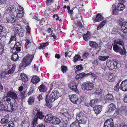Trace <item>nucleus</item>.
<instances>
[{
    "instance_id": "55",
    "label": "nucleus",
    "mask_w": 127,
    "mask_h": 127,
    "mask_svg": "<svg viewBox=\"0 0 127 127\" xmlns=\"http://www.w3.org/2000/svg\"><path fill=\"white\" fill-rule=\"evenodd\" d=\"M34 90V87L32 86L31 87L28 93V96L31 95L33 93Z\"/></svg>"
},
{
    "instance_id": "34",
    "label": "nucleus",
    "mask_w": 127,
    "mask_h": 127,
    "mask_svg": "<svg viewBox=\"0 0 127 127\" xmlns=\"http://www.w3.org/2000/svg\"><path fill=\"white\" fill-rule=\"evenodd\" d=\"M16 67L15 65L13 64L12 65V67L11 69L7 71V73H6V74H9L13 73L14 72Z\"/></svg>"
},
{
    "instance_id": "12",
    "label": "nucleus",
    "mask_w": 127,
    "mask_h": 127,
    "mask_svg": "<svg viewBox=\"0 0 127 127\" xmlns=\"http://www.w3.org/2000/svg\"><path fill=\"white\" fill-rule=\"evenodd\" d=\"M102 106L99 105H96L93 108L96 114H98L100 113L102 110Z\"/></svg>"
},
{
    "instance_id": "49",
    "label": "nucleus",
    "mask_w": 127,
    "mask_h": 127,
    "mask_svg": "<svg viewBox=\"0 0 127 127\" xmlns=\"http://www.w3.org/2000/svg\"><path fill=\"white\" fill-rule=\"evenodd\" d=\"M113 96L112 94H108L105 96V99L108 100H112L113 99Z\"/></svg>"
},
{
    "instance_id": "51",
    "label": "nucleus",
    "mask_w": 127,
    "mask_h": 127,
    "mask_svg": "<svg viewBox=\"0 0 127 127\" xmlns=\"http://www.w3.org/2000/svg\"><path fill=\"white\" fill-rule=\"evenodd\" d=\"M87 75H89L91 78H94L95 79L97 78V76L96 74L92 72H90L88 73L87 74Z\"/></svg>"
},
{
    "instance_id": "23",
    "label": "nucleus",
    "mask_w": 127,
    "mask_h": 127,
    "mask_svg": "<svg viewBox=\"0 0 127 127\" xmlns=\"http://www.w3.org/2000/svg\"><path fill=\"white\" fill-rule=\"evenodd\" d=\"M17 53L16 52L13 53V54L11 56V59L14 61H17L19 57Z\"/></svg>"
},
{
    "instance_id": "27",
    "label": "nucleus",
    "mask_w": 127,
    "mask_h": 127,
    "mask_svg": "<svg viewBox=\"0 0 127 127\" xmlns=\"http://www.w3.org/2000/svg\"><path fill=\"white\" fill-rule=\"evenodd\" d=\"M60 122V120L59 118H58L56 117H53V121L52 122V124L55 125L58 124H59Z\"/></svg>"
},
{
    "instance_id": "14",
    "label": "nucleus",
    "mask_w": 127,
    "mask_h": 127,
    "mask_svg": "<svg viewBox=\"0 0 127 127\" xmlns=\"http://www.w3.org/2000/svg\"><path fill=\"white\" fill-rule=\"evenodd\" d=\"M115 76L112 74H109L106 76L105 79L109 82H113L115 80Z\"/></svg>"
},
{
    "instance_id": "59",
    "label": "nucleus",
    "mask_w": 127,
    "mask_h": 127,
    "mask_svg": "<svg viewBox=\"0 0 127 127\" xmlns=\"http://www.w3.org/2000/svg\"><path fill=\"white\" fill-rule=\"evenodd\" d=\"M102 90L100 88H98L96 89V93L98 94H100L102 93Z\"/></svg>"
},
{
    "instance_id": "54",
    "label": "nucleus",
    "mask_w": 127,
    "mask_h": 127,
    "mask_svg": "<svg viewBox=\"0 0 127 127\" xmlns=\"http://www.w3.org/2000/svg\"><path fill=\"white\" fill-rule=\"evenodd\" d=\"M16 35L15 34L13 36H11V38L10 39L9 42L8 43L9 44H10L12 41L16 40Z\"/></svg>"
},
{
    "instance_id": "40",
    "label": "nucleus",
    "mask_w": 127,
    "mask_h": 127,
    "mask_svg": "<svg viewBox=\"0 0 127 127\" xmlns=\"http://www.w3.org/2000/svg\"><path fill=\"white\" fill-rule=\"evenodd\" d=\"M70 127H80L79 123L77 121H75L72 123L70 125Z\"/></svg>"
},
{
    "instance_id": "18",
    "label": "nucleus",
    "mask_w": 127,
    "mask_h": 127,
    "mask_svg": "<svg viewBox=\"0 0 127 127\" xmlns=\"http://www.w3.org/2000/svg\"><path fill=\"white\" fill-rule=\"evenodd\" d=\"M30 124L29 121L27 119L23 120L21 123L22 127H29Z\"/></svg>"
},
{
    "instance_id": "47",
    "label": "nucleus",
    "mask_w": 127,
    "mask_h": 127,
    "mask_svg": "<svg viewBox=\"0 0 127 127\" xmlns=\"http://www.w3.org/2000/svg\"><path fill=\"white\" fill-rule=\"evenodd\" d=\"M26 43L25 44V47H26V48H28L29 47L31 44V43L30 42V40L27 39L25 40Z\"/></svg>"
},
{
    "instance_id": "46",
    "label": "nucleus",
    "mask_w": 127,
    "mask_h": 127,
    "mask_svg": "<svg viewBox=\"0 0 127 127\" xmlns=\"http://www.w3.org/2000/svg\"><path fill=\"white\" fill-rule=\"evenodd\" d=\"M12 107V111H14L17 108V105L16 102H14L13 103H10Z\"/></svg>"
},
{
    "instance_id": "1",
    "label": "nucleus",
    "mask_w": 127,
    "mask_h": 127,
    "mask_svg": "<svg viewBox=\"0 0 127 127\" xmlns=\"http://www.w3.org/2000/svg\"><path fill=\"white\" fill-rule=\"evenodd\" d=\"M34 57L33 55L28 54L23 59L22 62L20 64L19 67L21 69L25 67L29 64L32 61Z\"/></svg>"
},
{
    "instance_id": "43",
    "label": "nucleus",
    "mask_w": 127,
    "mask_h": 127,
    "mask_svg": "<svg viewBox=\"0 0 127 127\" xmlns=\"http://www.w3.org/2000/svg\"><path fill=\"white\" fill-rule=\"evenodd\" d=\"M14 7L13 5H10L8 6V8L7 9V12L8 13H9L12 11L13 10Z\"/></svg>"
},
{
    "instance_id": "20",
    "label": "nucleus",
    "mask_w": 127,
    "mask_h": 127,
    "mask_svg": "<svg viewBox=\"0 0 127 127\" xmlns=\"http://www.w3.org/2000/svg\"><path fill=\"white\" fill-rule=\"evenodd\" d=\"M108 112L110 113L114 111L116 109V106L113 103H111L109 106Z\"/></svg>"
},
{
    "instance_id": "32",
    "label": "nucleus",
    "mask_w": 127,
    "mask_h": 127,
    "mask_svg": "<svg viewBox=\"0 0 127 127\" xmlns=\"http://www.w3.org/2000/svg\"><path fill=\"white\" fill-rule=\"evenodd\" d=\"M98 102V100L95 99L91 100L89 103V105L91 107H93Z\"/></svg>"
},
{
    "instance_id": "11",
    "label": "nucleus",
    "mask_w": 127,
    "mask_h": 127,
    "mask_svg": "<svg viewBox=\"0 0 127 127\" xmlns=\"http://www.w3.org/2000/svg\"><path fill=\"white\" fill-rule=\"evenodd\" d=\"M7 97H11L13 99H16L17 98V94L15 92L11 91H8L7 94Z\"/></svg>"
},
{
    "instance_id": "44",
    "label": "nucleus",
    "mask_w": 127,
    "mask_h": 127,
    "mask_svg": "<svg viewBox=\"0 0 127 127\" xmlns=\"http://www.w3.org/2000/svg\"><path fill=\"white\" fill-rule=\"evenodd\" d=\"M81 56L79 55H76L74 57L73 61L74 62H76L77 61L81 60V61H83V59H81Z\"/></svg>"
},
{
    "instance_id": "38",
    "label": "nucleus",
    "mask_w": 127,
    "mask_h": 127,
    "mask_svg": "<svg viewBox=\"0 0 127 127\" xmlns=\"http://www.w3.org/2000/svg\"><path fill=\"white\" fill-rule=\"evenodd\" d=\"M49 43L48 42H46L42 43L40 44V46L38 47L39 49H45V47L48 45Z\"/></svg>"
},
{
    "instance_id": "10",
    "label": "nucleus",
    "mask_w": 127,
    "mask_h": 127,
    "mask_svg": "<svg viewBox=\"0 0 127 127\" xmlns=\"http://www.w3.org/2000/svg\"><path fill=\"white\" fill-rule=\"evenodd\" d=\"M119 88L123 91H127V79L125 80L122 82Z\"/></svg>"
},
{
    "instance_id": "16",
    "label": "nucleus",
    "mask_w": 127,
    "mask_h": 127,
    "mask_svg": "<svg viewBox=\"0 0 127 127\" xmlns=\"http://www.w3.org/2000/svg\"><path fill=\"white\" fill-rule=\"evenodd\" d=\"M53 117L51 115H47L45 116L44 120L46 122L51 123H52Z\"/></svg>"
},
{
    "instance_id": "61",
    "label": "nucleus",
    "mask_w": 127,
    "mask_h": 127,
    "mask_svg": "<svg viewBox=\"0 0 127 127\" xmlns=\"http://www.w3.org/2000/svg\"><path fill=\"white\" fill-rule=\"evenodd\" d=\"M26 28L27 32L28 34H30L31 30L30 27L29 26H27L26 27Z\"/></svg>"
},
{
    "instance_id": "28",
    "label": "nucleus",
    "mask_w": 127,
    "mask_h": 127,
    "mask_svg": "<svg viewBox=\"0 0 127 127\" xmlns=\"http://www.w3.org/2000/svg\"><path fill=\"white\" fill-rule=\"evenodd\" d=\"M36 116V118L37 119L39 118L40 119H41L43 118L44 116L43 115L42 112L38 111L37 112Z\"/></svg>"
},
{
    "instance_id": "50",
    "label": "nucleus",
    "mask_w": 127,
    "mask_h": 127,
    "mask_svg": "<svg viewBox=\"0 0 127 127\" xmlns=\"http://www.w3.org/2000/svg\"><path fill=\"white\" fill-rule=\"evenodd\" d=\"M20 98L22 99L26 97V92L25 91H23L20 93Z\"/></svg>"
},
{
    "instance_id": "62",
    "label": "nucleus",
    "mask_w": 127,
    "mask_h": 127,
    "mask_svg": "<svg viewBox=\"0 0 127 127\" xmlns=\"http://www.w3.org/2000/svg\"><path fill=\"white\" fill-rule=\"evenodd\" d=\"M76 68L79 71L82 70L83 69L82 66L81 65H78L76 66Z\"/></svg>"
},
{
    "instance_id": "42",
    "label": "nucleus",
    "mask_w": 127,
    "mask_h": 127,
    "mask_svg": "<svg viewBox=\"0 0 127 127\" xmlns=\"http://www.w3.org/2000/svg\"><path fill=\"white\" fill-rule=\"evenodd\" d=\"M90 45L92 48H96L98 46V44L95 42L91 41L90 43Z\"/></svg>"
},
{
    "instance_id": "2",
    "label": "nucleus",
    "mask_w": 127,
    "mask_h": 127,
    "mask_svg": "<svg viewBox=\"0 0 127 127\" xmlns=\"http://www.w3.org/2000/svg\"><path fill=\"white\" fill-rule=\"evenodd\" d=\"M76 119L79 123L84 124L86 123L87 118L83 113L80 112L77 115Z\"/></svg>"
},
{
    "instance_id": "35",
    "label": "nucleus",
    "mask_w": 127,
    "mask_h": 127,
    "mask_svg": "<svg viewBox=\"0 0 127 127\" xmlns=\"http://www.w3.org/2000/svg\"><path fill=\"white\" fill-rule=\"evenodd\" d=\"M106 20H105L101 22L97 27V30H99L101 28L103 27L106 23Z\"/></svg>"
},
{
    "instance_id": "3",
    "label": "nucleus",
    "mask_w": 127,
    "mask_h": 127,
    "mask_svg": "<svg viewBox=\"0 0 127 127\" xmlns=\"http://www.w3.org/2000/svg\"><path fill=\"white\" fill-rule=\"evenodd\" d=\"M11 99L7 97L3 98L0 101V110H5V106L7 102H10Z\"/></svg>"
},
{
    "instance_id": "26",
    "label": "nucleus",
    "mask_w": 127,
    "mask_h": 127,
    "mask_svg": "<svg viewBox=\"0 0 127 127\" xmlns=\"http://www.w3.org/2000/svg\"><path fill=\"white\" fill-rule=\"evenodd\" d=\"M20 46H21V45L20 43L19 42H17L14 46V49H15L16 52H19L21 51V48Z\"/></svg>"
},
{
    "instance_id": "4",
    "label": "nucleus",
    "mask_w": 127,
    "mask_h": 127,
    "mask_svg": "<svg viewBox=\"0 0 127 127\" xmlns=\"http://www.w3.org/2000/svg\"><path fill=\"white\" fill-rule=\"evenodd\" d=\"M106 64L107 66L110 69H116L117 68V63L116 61L107 60L106 62Z\"/></svg>"
},
{
    "instance_id": "53",
    "label": "nucleus",
    "mask_w": 127,
    "mask_h": 127,
    "mask_svg": "<svg viewBox=\"0 0 127 127\" xmlns=\"http://www.w3.org/2000/svg\"><path fill=\"white\" fill-rule=\"evenodd\" d=\"M109 57V56H99L98 58L101 61H105Z\"/></svg>"
},
{
    "instance_id": "58",
    "label": "nucleus",
    "mask_w": 127,
    "mask_h": 127,
    "mask_svg": "<svg viewBox=\"0 0 127 127\" xmlns=\"http://www.w3.org/2000/svg\"><path fill=\"white\" fill-rule=\"evenodd\" d=\"M46 104L49 108H51L52 107V105L51 103L52 102H50L49 100L46 99Z\"/></svg>"
},
{
    "instance_id": "60",
    "label": "nucleus",
    "mask_w": 127,
    "mask_h": 127,
    "mask_svg": "<svg viewBox=\"0 0 127 127\" xmlns=\"http://www.w3.org/2000/svg\"><path fill=\"white\" fill-rule=\"evenodd\" d=\"M119 83L118 82L114 88V90L116 91H118L119 90Z\"/></svg>"
},
{
    "instance_id": "22",
    "label": "nucleus",
    "mask_w": 127,
    "mask_h": 127,
    "mask_svg": "<svg viewBox=\"0 0 127 127\" xmlns=\"http://www.w3.org/2000/svg\"><path fill=\"white\" fill-rule=\"evenodd\" d=\"M7 22L9 23H14L16 21V19L14 16L12 15L10 16L9 17L7 18Z\"/></svg>"
},
{
    "instance_id": "17",
    "label": "nucleus",
    "mask_w": 127,
    "mask_h": 127,
    "mask_svg": "<svg viewBox=\"0 0 127 127\" xmlns=\"http://www.w3.org/2000/svg\"><path fill=\"white\" fill-rule=\"evenodd\" d=\"M52 95L55 97V99H57L61 95L59 92L57 90H54L53 91L51 94V96Z\"/></svg>"
},
{
    "instance_id": "13",
    "label": "nucleus",
    "mask_w": 127,
    "mask_h": 127,
    "mask_svg": "<svg viewBox=\"0 0 127 127\" xmlns=\"http://www.w3.org/2000/svg\"><path fill=\"white\" fill-rule=\"evenodd\" d=\"M69 86L71 89L76 91H78L77 87L75 84V81H71L70 82Z\"/></svg>"
},
{
    "instance_id": "36",
    "label": "nucleus",
    "mask_w": 127,
    "mask_h": 127,
    "mask_svg": "<svg viewBox=\"0 0 127 127\" xmlns=\"http://www.w3.org/2000/svg\"><path fill=\"white\" fill-rule=\"evenodd\" d=\"M113 9L112 12L114 14H116L118 13V10L117 9L116 5L115 4H113L112 7Z\"/></svg>"
},
{
    "instance_id": "29",
    "label": "nucleus",
    "mask_w": 127,
    "mask_h": 127,
    "mask_svg": "<svg viewBox=\"0 0 127 127\" xmlns=\"http://www.w3.org/2000/svg\"><path fill=\"white\" fill-rule=\"evenodd\" d=\"M91 36L90 32H87L86 34L83 35V37L85 40L87 41L90 38Z\"/></svg>"
},
{
    "instance_id": "33",
    "label": "nucleus",
    "mask_w": 127,
    "mask_h": 127,
    "mask_svg": "<svg viewBox=\"0 0 127 127\" xmlns=\"http://www.w3.org/2000/svg\"><path fill=\"white\" fill-rule=\"evenodd\" d=\"M20 76L21 77L22 81L23 82H26L28 81V77L26 74L23 73H21V74Z\"/></svg>"
},
{
    "instance_id": "7",
    "label": "nucleus",
    "mask_w": 127,
    "mask_h": 127,
    "mask_svg": "<svg viewBox=\"0 0 127 127\" xmlns=\"http://www.w3.org/2000/svg\"><path fill=\"white\" fill-rule=\"evenodd\" d=\"M81 87L84 90H92L93 89L94 84L92 83L84 84L82 85Z\"/></svg>"
},
{
    "instance_id": "25",
    "label": "nucleus",
    "mask_w": 127,
    "mask_h": 127,
    "mask_svg": "<svg viewBox=\"0 0 127 127\" xmlns=\"http://www.w3.org/2000/svg\"><path fill=\"white\" fill-rule=\"evenodd\" d=\"M9 117L8 116L5 115L3 118H2L1 121V123L3 124L7 123L9 121Z\"/></svg>"
},
{
    "instance_id": "31",
    "label": "nucleus",
    "mask_w": 127,
    "mask_h": 127,
    "mask_svg": "<svg viewBox=\"0 0 127 127\" xmlns=\"http://www.w3.org/2000/svg\"><path fill=\"white\" fill-rule=\"evenodd\" d=\"M46 99L49 100L50 102H53L55 101V100L56 99H55V97L53 95L51 96V94L49 96L48 95H47L46 96Z\"/></svg>"
},
{
    "instance_id": "45",
    "label": "nucleus",
    "mask_w": 127,
    "mask_h": 127,
    "mask_svg": "<svg viewBox=\"0 0 127 127\" xmlns=\"http://www.w3.org/2000/svg\"><path fill=\"white\" fill-rule=\"evenodd\" d=\"M17 33L19 34L20 36H23L24 35V30L22 27L19 30H18V31H17Z\"/></svg>"
},
{
    "instance_id": "64",
    "label": "nucleus",
    "mask_w": 127,
    "mask_h": 127,
    "mask_svg": "<svg viewBox=\"0 0 127 127\" xmlns=\"http://www.w3.org/2000/svg\"><path fill=\"white\" fill-rule=\"evenodd\" d=\"M120 127H127V125L125 123H122L119 125Z\"/></svg>"
},
{
    "instance_id": "39",
    "label": "nucleus",
    "mask_w": 127,
    "mask_h": 127,
    "mask_svg": "<svg viewBox=\"0 0 127 127\" xmlns=\"http://www.w3.org/2000/svg\"><path fill=\"white\" fill-rule=\"evenodd\" d=\"M125 8V6L123 4L120 3L118 4V8L119 11H122Z\"/></svg>"
},
{
    "instance_id": "15",
    "label": "nucleus",
    "mask_w": 127,
    "mask_h": 127,
    "mask_svg": "<svg viewBox=\"0 0 127 127\" xmlns=\"http://www.w3.org/2000/svg\"><path fill=\"white\" fill-rule=\"evenodd\" d=\"M69 97L71 101L76 104L77 100V98L76 95L75 94L71 95H69Z\"/></svg>"
},
{
    "instance_id": "57",
    "label": "nucleus",
    "mask_w": 127,
    "mask_h": 127,
    "mask_svg": "<svg viewBox=\"0 0 127 127\" xmlns=\"http://www.w3.org/2000/svg\"><path fill=\"white\" fill-rule=\"evenodd\" d=\"M46 104L49 108H51L52 107V105L51 103L52 102H50L49 100L46 99Z\"/></svg>"
},
{
    "instance_id": "52",
    "label": "nucleus",
    "mask_w": 127,
    "mask_h": 127,
    "mask_svg": "<svg viewBox=\"0 0 127 127\" xmlns=\"http://www.w3.org/2000/svg\"><path fill=\"white\" fill-rule=\"evenodd\" d=\"M6 125L7 127H14V123L11 121H9L6 123Z\"/></svg>"
},
{
    "instance_id": "41",
    "label": "nucleus",
    "mask_w": 127,
    "mask_h": 127,
    "mask_svg": "<svg viewBox=\"0 0 127 127\" xmlns=\"http://www.w3.org/2000/svg\"><path fill=\"white\" fill-rule=\"evenodd\" d=\"M113 48L114 51L116 52H118L119 51V52L122 49L117 44L114 45L113 46Z\"/></svg>"
},
{
    "instance_id": "9",
    "label": "nucleus",
    "mask_w": 127,
    "mask_h": 127,
    "mask_svg": "<svg viewBox=\"0 0 127 127\" xmlns=\"http://www.w3.org/2000/svg\"><path fill=\"white\" fill-rule=\"evenodd\" d=\"M114 125L113 120L112 119H110L105 121L103 127H113Z\"/></svg>"
},
{
    "instance_id": "5",
    "label": "nucleus",
    "mask_w": 127,
    "mask_h": 127,
    "mask_svg": "<svg viewBox=\"0 0 127 127\" xmlns=\"http://www.w3.org/2000/svg\"><path fill=\"white\" fill-rule=\"evenodd\" d=\"M114 43L118 44L123 46V50L121 49L119 51V53L121 55H125L127 52L125 48L124 47V44L123 41L121 39H118L115 40Z\"/></svg>"
},
{
    "instance_id": "30",
    "label": "nucleus",
    "mask_w": 127,
    "mask_h": 127,
    "mask_svg": "<svg viewBox=\"0 0 127 127\" xmlns=\"http://www.w3.org/2000/svg\"><path fill=\"white\" fill-rule=\"evenodd\" d=\"M39 91L41 92H45L47 90V89L46 86L43 84H42L40 86L38 87Z\"/></svg>"
},
{
    "instance_id": "8",
    "label": "nucleus",
    "mask_w": 127,
    "mask_h": 127,
    "mask_svg": "<svg viewBox=\"0 0 127 127\" xmlns=\"http://www.w3.org/2000/svg\"><path fill=\"white\" fill-rule=\"evenodd\" d=\"M17 10L18 11V12L17 13L16 17L17 18H21L24 16V8L19 5L17 7Z\"/></svg>"
},
{
    "instance_id": "19",
    "label": "nucleus",
    "mask_w": 127,
    "mask_h": 127,
    "mask_svg": "<svg viewBox=\"0 0 127 127\" xmlns=\"http://www.w3.org/2000/svg\"><path fill=\"white\" fill-rule=\"evenodd\" d=\"M104 19L103 17L100 14H98L96 15V18H95L94 21L97 22L102 21Z\"/></svg>"
},
{
    "instance_id": "63",
    "label": "nucleus",
    "mask_w": 127,
    "mask_h": 127,
    "mask_svg": "<svg viewBox=\"0 0 127 127\" xmlns=\"http://www.w3.org/2000/svg\"><path fill=\"white\" fill-rule=\"evenodd\" d=\"M78 75H79V79H81L83 77V76L86 75L85 73L84 72L82 73L78 74Z\"/></svg>"
},
{
    "instance_id": "21",
    "label": "nucleus",
    "mask_w": 127,
    "mask_h": 127,
    "mask_svg": "<svg viewBox=\"0 0 127 127\" xmlns=\"http://www.w3.org/2000/svg\"><path fill=\"white\" fill-rule=\"evenodd\" d=\"M40 81L39 78L37 76H33L31 80L32 82L34 84L37 83Z\"/></svg>"
},
{
    "instance_id": "6",
    "label": "nucleus",
    "mask_w": 127,
    "mask_h": 127,
    "mask_svg": "<svg viewBox=\"0 0 127 127\" xmlns=\"http://www.w3.org/2000/svg\"><path fill=\"white\" fill-rule=\"evenodd\" d=\"M124 19L121 18L119 19V24L122 23L121 27V30L122 32L124 33L127 32V22H123Z\"/></svg>"
},
{
    "instance_id": "48",
    "label": "nucleus",
    "mask_w": 127,
    "mask_h": 127,
    "mask_svg": "<svg viewBox=\"0 0 127 127\" xmlns=\"http://www.w3.org/2000/svg\"><path fill=\"white\" fill-rule=\"evenodd\" d=\"M35 98L33 97H31L28 101V103L29 104L32 105L34 102Z\"/></svg>"
},
{
    "instance_id": "56",
    "label": "nucleus",
    "mask_w": 127,
    "mask_h": 127,
    "mask_svg": "<svg viewBox=\"0 0 127 127\" xmlns=\"http://www.w3.org/2000/svg\"><path fill=\"white\" fill-rule=\"evenodd\" d=\"M61 70L63 73H65L67 70V68L65 66H62L61 67Z\"/></svg>"
},
{
    "instance_id": "37",
    "label": "nucleus",
    "mask_w": 127,
    "mask_h": 127,
    "mask_svg": "<svg viewBox=\"0 0 127 127\" xmlns=\"http://www.w3.org/2000/svg\"><path fill=\"white\" fill-rule=\"evenodd\" d=\"M61 112L62 114L68 117L69 116V114L67 110L66 109H64L61 110Z\"/></svg>"
},
{
    "instance_id": "24",
    "label": "nucleus",
    "mask_w": 127,
    "mask_h": 127,
    "mask_svg": "<svg viewBox=\"0 0 127 127\" xmlns=\"http://www.w3.org/2000/svg\"><path fill=\"white\" fill-rule=\"evenodd\" d=\"M10 102L11 101L9 102H7L6 105H5V110H7V111L10 112L12 111V107H11V105Z\"/></svg>"
}]
</instances>
